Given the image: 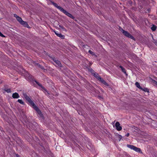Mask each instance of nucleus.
<instances>
[{"instance_id": "nucleus-1", "label": "nucleus", "mask_w": 157, "mask_h": 157, "mask_svg": "<svg viewBox=\"0 0 157 157\" xmlns=\"http://www.w3.org/2000/svg\"><path fill=\"white\" fill-rule=\"evenodd\" d=\"M127 147L130 148L131 149H132L136 152H137L139 153H142V152L141 150V149L139 148H138L135 146L132 145H129L127 144Z\"/></svg>"}, {"instance_id": "nucleus-2", "label": "nucleus", "mask_w": 157, "mask_h": 157, "mask_svg": "<svg viewBox=\"0 0 157 157\" xmlns=\"http://www.w3.org/2000/svg\"><path fill=\"white\" fill-rule=\"evenodd\" d=\"M121 32L123 34L126 36L130 38L133 40H135V38L132 36L128 32L125 30H124L122 29L121 30Z\"/></svg>"}, {"instance_id": "nucleus-3", "label": "nucleus", "mask_w": 157, "mask_h": 157, "mask_svg": "<svg viewBox=\"0 0 157 157\" xmlns=\"http://www.w3.org/2000/svg\"><path fill=\"white\" fill-rule=\"evenodd\" d=\"M23 95L25 98L28 101V102H29L32 107L35 104L26 94L23 93Z\"/></svg>"}, {"instance_id": "nucleus-4", "label": "nucleus", "mask_w": 157, "mask_h": 157, "mask_svg": "<svg viewBox=\"0 0 157 157\" xmlns=\"http://www.w3.org/2000/svg\"><path fill=\"white\" fill-rule=\"evenodd\" d=\"M33 107L34 109L36 110L39 116L41 118H43V115L42 114L41 111L39 109L38 107L37 106L35 105L34 106H33Z\"/></svg>"}, {"instance_id": "nucleus-5", "label": "nucleus", "mask_w": 157, "mask_h": 157, "mask_svg": "<svg viewBox=\"0 0 157 157\" xmlns=\"http://www.w3.org/2000/svg\"><path fill=\"white\" fill-rule=\"evenodd\" d=\"M62 12L64 13L66 15L71 18L72 19H74L75 18V17L71 14L68 13L67 11L64 10V9L63 10Z\"/></svg>"}, {"instance_id": "nucleus-6", "label": "nucleus", "mask_w": 157, "mask_h": 157, "mask_svg": "<svg viewBox=\"0 0 157 157\" xmlns=\"http://www.w3.org/2000/svg\"><path fill=\"white\" fill-rule=\"evenodd\" d=\"M51 3L57 8L59 10L61 11L62 12L63 10V8L61 7V6H59L57 5V4L54 2H51Z\"/></svg>"}, {"instance_id": "nucleus-7", "label": "nucleus", "mask_w": 157, "mask_h": 157, "mask_svg": "<svg viewBox=\"0 0 157 157\" xmlns=\"http://www.w3.org/2000/svg\"><path fill=\"white\" fill-rule=\"evenodd\" d=\"M53 61L55 62L56 64L59 67H62V64L56 58H54L52 59Z\"/></svg>"}, {"instance_id": "nucleus-8", "label": "nucleus", "mask_w": 157, "mask_h": 157, "mask_svg": "<svg viewBox=\"0 0 157 157\" xmlns=\"http://www.w3.org/2000/svg\"><path fill=\"white\" fill-rule=\"evenodd\" d=\"M115 126L116 128L117 131H120L122 129V127L120 126V124L119 122H117L115 124Z\"/></svg>"}, {"instance_id": "nucleus-9", "label": "nucleus", "mask_w": 157, "mask_h": 157, "mask_svg": "<svg viewBox=\"0 0 157 157\" xmlns=\"http://www.w3.org/2000/svg\"><path fill=\"white\" fill-rule=\"evenodd\" d=\"M53 32L55 33V34L58 37L61 38L62 39H64L65 37L64 35H62L60 33H58L55 30L53 31Z\"/></svg>"}, {"instance_id": "nucleus-10", "label": "nucleus", "mask_w": 157, "mask_h": 157, "mask_svg": "<svg viewBox=\"0 0 157 157\" xmlns=\"http://www.w3.org/2000/svg\"><path fill=\"white\" fill-rule=\"evenodd\" d=\"M98 80L100 81L102 83L106 86H109L108 84L101 77L98 79Z\"/></svg>"}, {"instance_id": "nucleus-11", "label": "nucleus", "mask_w": 157, "mask_h": 157, "mask_svg": "<svg viewBox=\"0 0 157 157\" xmlns=\"http://www.w3.org/2000/svg\"><path fill=\"white\" fill-rule=\"evenodd\" d=\"M14 17L16 18L17 20L20 23L23 21L22 18L16 14H14Z\"/></svg>"}, {"instance_id": "nucleus-12", "label": "nucleus", "mask_w": 157, "mask_h": 157, "mask_svg": "<svg viewBox=\"0 0 157 157\" xmlns=\"http://www.w3.org/2000/svg\"><path fill=\"white\" fill-rule=\"evenodd\" d=\"M12 96L13 98H17L19 97L18 94L17 92L13 93L12 94Z\"/></svg>"}, {"instance_id": "nucleus-13", "label": "nucleus", "mask_w": 157, "mask_h": 157, "mask_svg": "<svg viewBox=\"0 0 157 157\" xmlns=\"http://www.w3.org/2000/svg\"><path fill=\"white\" fill-rule=\"evenodd\" d=\"M20 23L25 27H27L28 28L29 27V26L27 23L25 21H23Z\"/></svg>"}, {"instance_id": "nucleus-14", "label": "nucleus", "mask_w": 157, "mask_h": 157, "mask_svg": "<svg viewBox=\"0 0 157 157\" xmlns=\"http://www.w3.org/2000/svg\"><path fill=\"white\" fill-rule=\"evenodd\" d=\"M36 83L41 88L43 89L46 92H48V91L46 89L42 86V85L39 82H37L36 81H35Z\"/></svg>"}, {"instance_id": "nucleus-15", "label": "nucleus", "mask_w": 157, "mask_h": 157, "mask_svg": "<svg viewBox=\"0 0 157 157\" xmlns=\"http://www.w3.org/2000/svg\"><path fill=\"white\" fill-rule=\"evenodd\" d=\"M119 67L121 68V70L126 75H128L127 74L125 68H124L123 67H122L121 66H119Z\"/></svg>"}, {"instance_id": "nucleus-16", "label": "nucleus", "mask_w": 157, "mask_h": 157, "mask_svg": "<svg viewBox=\"0 0 157 157\" xmlns=\"http://www.w3.org/2000/svg\"><path fill=\"white\" fill-rule=\"evenodd\" d=\"M93 75L97 79H98L100 77V76L97 73L95 72L94 73H93Z\"/></svg>"}, {"instance_id": "nucleus-17", "label": "nucleus", "mask_w": 157, "mask_h": 157, "mask_svg": "<svg viewBox=\"0 0 157 157\" xmlns=\"http://www.w3.org/2000/svg\"><path fill=\"white\" fill-rule=\"evenodd\" d=\"M135 85H136V87L138 88L139 89H142V88L141 87L139 83V82H136L135 83Z\"/></svg>"}, {"instance_id": "nucleus-18", "label": "nucleus", "mask_w": 157, "mask_h": 157, "mask_svg": "<svg viewBox=\"0 0 157 157\" xmlns=\"http://www.w3.org/2000/svg\"><path fill=\"white\" fill-rule=\"evenodd\" d=\"M157 28V26L154 25H152V27L151 28V29L152 31H154Z\"/></svg>"}, {"instance_id": "nucleus-19", "label": "nucleus", "mask_w": 157, "mask_h": 157, "mask_svg": "<svg viewBox=\"0 0 157 157\" xmlns=\"http://www.w3.org/2000/svg\"><path fill=\"white\" fill-rule=\"evenodd\" d=\"M142 90H143L145 92H149V89L146 88H142V89H141Z\"/></svg>"}, {"instance_id": "nucleus-20", "label": "nucleus", "mask_w": 157, "mask_h": 157, "mask_svg": "<svg viewBox=\"0 0 157 157\" xmlns=\"http://www.w3.org/2000/svg\"><path fill=\"white\" fill-rule=\"evenodd\" d=\"M17 101L21 104L23 105H25V103L21 99H18L17 100Z\"/></svg>"}, {"instance_id": "nucleus-21", "label": "nucleus", "mask_w": 157, "mask_h": 157, "mask_svg": "<svg viewBox=\"0 0 157 157\" xmlns=\"http://www.w3.org/2000/svg\"><path fill=\"white\" fill-rule=\"evenodd\" d=\"M89 71H90L92 74L95 72L91 68L89 69Z\"/></svg>"}, {"instance_id": "nucleus-22", "label": "nucleus", "mask_w": 157, "mask_h": 157, "mask_svg": "<svg viewBox=\"0 0 157 157\" xmlns=\"http://www.w3.org/2000/svg\"><path fill=\"white\" fill-rule=\"evenodd\" d=\"M37 65L38 67H40L41 69H42L43 70H44V67L41 66L40 64H37Z\"/></svg>"}, {"instance_id": "nucleus-23", "label": "nucleus", "mask_w": 157, "mask_h": 157, "mask_svg": "<svg viewBox=\"0 0 157 157\" xmlns=\"http://www.w3.org/2000/svg\"><path fill=\"white\" fill-rule=\"evenodd\" d=\"M59 27H60L63 31H66V30L65 28H64L63 26H61L60 25H59Z\"/></svg>"}, {"instance_id": "nucleus-24", "label": "nucleus", "mask_w": 157, "mask_h": 157, "mask_svg": "<svg viewBox=\"0 0 157 157\" xmlns=\"http://www.w3.org/2000/svg\"><path fill=\"white\" fill-rule=\"evenodd\" d=\"M89 53H90V54H91V55H95L94 53V52H92L90 50H89V52H88Z\"/></svg>"}, {"instance_id": "nucleus-25", "label": "nucleus", "mask_w": 157, "mask_h": 157, "mask_svg": "<svg viewBox=\"0 0 157 157\" xmlns=\"http://www.w3.org/2000/svg\"><path fill=\"white\" fill-rule=\"evenodd\" d=\"M6 92L8 93H10L11 92V90L10 89H8L5 90Z\"/></svg>"}, {"instance_id": "nucleus-26", "label": "nucleus", "mask_w": 157, "mask_h": 157, "mask_svg": "<svg viewBox=\"0 0 157 157\" xmlns=\"http://www.w3.org/2000/svg\"><path fill=\"white\" fill-rule=\"evenodd\" d=\"M0 36L2 37H5V36L3 35L0 31Z\"/></svg>"}, {"instance_id": "nucleus-27", "label": "nucleus", "mask_w": 157, "mask_h": 157, "mask_svg": "<svg viewBox=\"0 0 157 157\" xmlns=\"http://www.w3.org/2000/svg\"><path fill=\"white\" fill-rule=\"evenodd\" d=\"M118 138H119V140L120 141L121 140V139L122 138V136L121 135H118Z\"/></svg>"}, {"instance_id": "nucleus-28", "label": "nucleus", "mask_w": 157, "mask_h": 157, "mask_svg": "<svg viewBox=\"0 0 157 157\" xmlns=\"http://www.w3.org/2000/svg\"><path fill=\"white\" fill-rule=\"evenodd\" d=\"M129 133H128L126 135H125V136H127V137H128L129 136Z\"/></svg>"}, {"instance_id": "nucleus-29", "label": "nucleus", "mask_w": 157, "mask_h": 157, "mask_svg": "<svg viewBox=\"0 0 157 157\" xmlns=\"http://www.w3.org/2000/svg\"><path fill=\"white\" fill-rule=\"evenodd\" d=\"M155 44L157 46V41H155L154 42Z\"/></svg>"}, {"instance_id": "nucleus-30", "label": "nucleus", "mask_w": 157, "mask_h": 157, "mask_svg": "<svg viewBox=\"0 0 157 157\" xmlns=\"http://www.w3.org/2000/svg\"><path fill=\"white\" fill-rule=\"evenodd\" d=\"M16 155L17 157H20L19 155L18 154H16Z\"/></svg>"}, {"instance_id": "nucleus-31", "label": "nucleus", "mask_w": 157, "mask_h": 157, "mask_svg": "<svg viewBox=\"0 0 157 157\" xmlns=\"http://www.w3.org/2000/svg\"><path fill=\"white\" fill-rule=\"evenodd\" d=\"M156 84L157 85V82H156Z\"/></svg>"}, {"instance_id": "nucleus-32", "label": "nucleus", "mask_w": 157, "mask_h": 157, "mask_svg": "<svg viewBox=\"0 0 157 157\" xmlns=\"http://www.w3.org/2000/svg\"><path fill=\"white\" fill-rule=\"evenodd\" d=\"M2 83V82H0V83Z\"/></svg>"}]
</instances>
